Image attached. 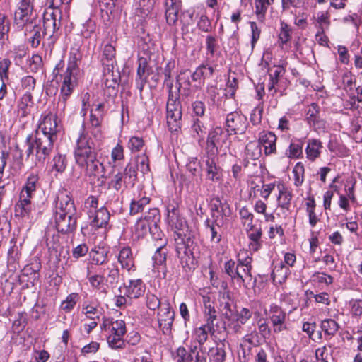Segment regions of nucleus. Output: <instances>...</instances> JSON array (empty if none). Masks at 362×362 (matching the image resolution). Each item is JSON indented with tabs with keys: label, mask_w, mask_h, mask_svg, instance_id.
Masks as SVG:
<instances>
[{
	"label": "nucleus",
	"mask_w": 362,
	"mask_h": 362,
	"mask_svg": "<svg viewBox=\"0 0 362 362\" xmlns=\"http://www.w3.org/2000/svg\"><path fill=\"white\" fill-rule=\"evenodd\" d=\"M134 228L135 235L139 238H144L145 235L148 234V233H150L152 234V236L155 239L162 240V233L160 231L155 230L154 228L151 227L148 222L144 221L142 218H139L136 221Z\"/></svg>",
	"instance_id": "obj_26"
},
{
	"label": "nucleus",
	"mask_w": 362,
	"mask_h": 362,
	"mask_svg": "<svg viewBox=\"0 0 362 362\" xmlns=\"http://www.w3.org/2000/svg\"><path fill=\"white\" fill-rule=\"evenodd\" d=\"M115 47L110 45L107 44L105 45L103 54L101 58V62L103 67L105 66H111L112 68H115Z\"/></svg>",
	"instance_id": "obj_41"
},
{
	"label": "nucleus",
	"mask_w": 362,
	"mask_h": 362,
	"mask_svg": "<svg viewBox=\"0 0 362 362\" xmlns=\"http://www.w3.org/2000/svg\"><path fill=\"white\" fill-rule=\"evenodd\" d=\"M82 313L92 320H99L102 315V310L98 305L87 303L83 304Z\"/></svg>",
	"instance_id": "obj_46"
},
{
	"label": "nucleus",
	"mask_w": 362,
	"mask_h": 362,
	"mask_svg": "<svg viewBox=\"0 0 362 362\" xmlns=\"http://www.w3.org/2000/svg\"><path fill=\"white\" fill-rule=\"evenodd\" d=\"M125 295L129 298H139L146 291V286L141 279H132L124 284Z\"/></svg>",
	"instance_id": "obj_19"
},
{
	"label": "nucleus",
	"mask_w": 362,
	"mask_h": 362,
	"mask_svg": "<svg viewBox=\"0 0 362 362\" xmlns=\"http://www.w3.org/2000/svg\"><path fill=\"white\" fill-rule=\"evenodd\" d=\"M230 133L221 127H216L209 132L206 139L207 154L217 156L219 151L226 150L229 147Z\"/></svg>",
	"instance_id": "obj_6"
},
{
	"label": "nucleus",
	"mask_w": 362,
	"mask_h": 362,
	"mask_svg": "<svg viewBox=\"0 0 362 362\" xmlns=\"http://www.w3.org/2000/svg\"><path fill=\"white\" fill-rule=\"evenodd\" d=\"M181 5L165 6V17L169 25H174L177 21V14Z\"/></svg>",
	"instance_id": "obj_52"
},
{
	"label": "nucleus",
	"mask_w": 362,
	"mask_h": 362,
	"mask_svg": "<svg viewBox=\"0 0 362 362\" xmlns=\"http://www.w3.org/2000/svg\"><path fill=\"white\" fill-rule=\"evenodd\" d=\"M320 328L324 332L325 339L328 340L336 334L339 329V325L332 319H325L321 321Z\"/></svg>",
	"instance_id": "obj_38"
},
{
	"label": "nucleus",
	"mask_w": 362,
	"mask_h": 362,
	"mask_svg": "<svg viewBox=\"0 0 362 362\" xmlns=\"http://www.w3.org/2000/svg\"><path fill=\"white\" fill-rule=\"evenodd\" d=\"M294 175V185L296 187L300 186L304 181L305 168L301 162L296 164L293 169Z\"/></svg>",
	"instance_id": "obj_54"
},
{
	"label": "nucleus",
	"mask_w": 362,
	"mask_h": 362,
	"mask_svg": "<svg viewBox=\"0 0 362 362\" xmlns=\"http://www.w3.org/2000/svg\"><path fill=\"white\" fill-rule=\"evenodd\" d=\"M30 198H26L25 196L22 197L20 194V199L15 205V216L19 217H23L28 216L33 209Z\"/></svg>",
	"instance_id": "obj_33"
},
{
	"label": "nucleus",
	"mask_w": 362,
	"mask_h": 362,
	"mask_svg": "<svg viewBox=\"0 0 362 362\" xmlns=\"http://www.w3.org/2000/svg\"><path fill=\"white\" fill-rule=\"evenodd\" d=\"M276 136L272 132H262L259 134L258 144L264 147L266 156H269L276 152Z\"/></svg>",
	"instance_id": "obj_20"
},
{
	"label": "nucleus",
	"mask_w": 362,
	"mask_h": 362,
	"mask_svg": "<svg viewBox=\"0 0 362 362\" xmlns=\"http://www.w3.org/2000/svg\"><path fill=\"white\" fill-rule=\"evenodd\" d=\"M252 259L247 255L244 258L239 257L238 259V276L236 277V284L240 286H243L246 288L254 287L256 284V279L251 274Z\"/></svg>",
	"instance_id": "obj_10"
},
{
	"label": "nucleus",
	"mask_w": 362,
	"mask_h": 362,
	"mask_svg": "<svg viewBox=\"0 0 362 362\" xmlns=\"http://www.w3.org/2000/svg\"><path fill=\"white\" fill-rule=\"evenodd\" d=\"M125 334H110L107 337V342L112 349H121L124 346L123 336Z\"/></svg>",
	"instance_id": "obj_62"
},
{
	"label": "nucleus",
	"mask_w": 362,
	"mask_h": 362,
	"mask_svg": "<svg viewBox=\"0 0 362 362\" xmlns=\"http://www.w3.org/2000/svg\"><path fill=\"white\" fill-rule=\"evenodd\" d=\"M276 187L279 191L277 197L278 206L288 211L293 197L292 192L283 182H278Z\"/></svg>",
	"instance_id": "obj_27"
},
{
	"label": "nucleus",
	"mask_w": 362,
	"mask_h": 362,
	"mask_svg": "<svg viewBox=\"0 0 362 362\" xmlns=\"http://www.w3.org/2000/svg\"><path fill=\"white\" fill-rule=\"evenodd\" d=\"M66 159L65 156L57 154L53 158L52 161V170H54L58 173H62L66 169Z\"/></svg>",
	"instance_id": "obj_57"
},
{
	"label": "nucleus",
	"mask_w": 362,
	"mask_h": 362,
	"mask_svg": "<svg viewBox=\"0 0 362 362\" xmlns=\"http://www.w3.org/2000/svg\"><path fill=\"white\" fill-rule=\"evenodd\" d=\"M118 261L123 269L127 271L134 270V261L129 247H123L118 255Z\"/></svg>",
	"instance_id": "obj_32"
},
{
	"label": "nucleus",
	"mask_w": 362,
	"mask_h": 362,
	"mask_svg": "<svg viewBox=\"0 0 362 362\" xmlns=\"http://www.w3.org/2000/svg\"><path fill=\"white\" fill-rule=\"evenodd\" d=\"M175 362H192V356L188 353L186 349L183 346H180L177 349L174 355Z\"/></svg>",
	"instance_id": "obj_59"
},
{
	"label": "nucleus",
	"mask_w": 362,
	"mask_h": 362,
	"mask_svg": "<svg viewBox=\"0 0 362 362\" xmlns=\"http://www.w3.org/2000/svg\"><path fill=\"white\" fill-rule=\"evenodd\" d=\"M148 66L147 61L144 58H141L139 60V66L137 69V76L136 78V83L138 88L141 90L143 89L144 83L146 81V76L145 74H148Z\"/></svg>",
	"instance_id": "obj_43"
},
{
	"label": "nucleus",
	"mask_w": 362,
	"mask_h": 362,
	"mask_svg": "<svg viewBox=\"0 0 362 362\" xmlns=\"http://www.w3.org/2000/svg\"><path fill=\"white\" fill-rule=\"evenodd\" d=\"M89 256L93 264L103 265L107 257V251L103 248L93 249L89 252Z\"/></svg>",
	"instance_id": "obj_47"
},
{
	"label": "nucleus",
	"mask_w": 362,
	"mask_h": 362,
	"mask_svg": "<svg viewBox=\"0 0 362 362\" xmlns=\"http://www.w3.org/2000/svg\"><path fill=\"white\" fill-rule=\"evenodd\" d=\"M169 88L168 99L166 105V119L168 126L171 132L177 131L181 126L182 108L179 95L173 94L172 83H167Z\"/></svg>",
	"instance_id": "obj_5"
},
{
	"label": "nucleus",
	"mask_w": 362,
	"mask_h": 362,
	"mask_svg": "<svg viewBox=\"0 0 362 362\" xmlns=\"http://www.w3.org/2000/svg\"><path fill=\"white\" fill-rule=\"evenodd\" d=\"M109 330L110 332V334H125V322L122 320H117L115 321L111 320Z\"/></svg>",
	"instance_id": "obj_64"
},
{
	"label": "nucleus",
	"mask_w": 362,
	"mask_h": 362,
	"mask_svg": "<svg viewBox=\"0 0 362 362\" xmlns=\"http://www.w3.org/2000/svg\"><path fill=\"white\" fill-rule=\"evenodd\" d=\"M284 69L281 66H274V69H269V81L268 83V90L274 91V93H276L275 86L279 82V78L284 74Z\"/></svg>",
	"instance_id": "obj_42"
},
{
	"label": "nucleus",
	"mask_w": 362,
	"mask_h": 362,
	"mask_svg": "<svg viewBox=\"0 0 362 362\" xmlns=\"http://www.w3.org/2000/svg\"><path fill=\"white\" fill-rule=\"evenodd\" d=\"M55 227L58 232L67 234L74 232L76 228L78 216L74 215L54 216Z\"/></svg>",
	"instance_id": "obj_16"
},
{
	"label": "nucleus",
	"mask_w": 362,
	"mask_h": 362,
	"mask_svg": "<svg viewBox=\"0 0 362 362\" xmlns=\"http://www.w3.org/2000/svg\"><path fill=\"white\" fill-rule=\"evenodd\" d=\"M166 245V240H164L163 243H162L156 249V251L153 256V260L154 263L157 265L163 264L166 260V252L163 251L164 246Z\"/></svg>",
	"instance_id": "obj_63"
},
{
	"label": "nucleus",
	"mask_w": 362,
	"mask_h": 362,
	"mask_svg": "<svg viewBox=\"0 0 362 362\" xmlns=\"http://www.w3.org/2000/svg\"><path fill=\"white\" fill-rule=\"evenodd\" d=\"M33 95L31 93H25L18 103V113L21 117H25L30 113L33 107Z\"/></svg>",
	"instance_id": "obj_31"
},
{
	"label": "nucleus",
	"mask_w": 362,
	"mask_h": 362,
	"mask_svg": "<svg viewBox=\"0 0 362 362\" xmlns=\"http://www.w3.org/2000/svg\"><path fill=\"white\" fill-rule=\"evenodd\" d=\"M149 202L150 199L146 196H143L139 199H133L130 204V214L134 215L142 211Z\"/></svg>",
	"instance_id": "obj_48"
},
{
	"label": "nucleus",
	"mask_w": 362,
	"mask_h": 362,
	"mask_svg": "<svg viewBox=\"0 0 362 362\" xmlns=\"http://www.w3.org/2000/svg\"><path fill=\"white\" fill-rule=\"evenodd\" d=\"M208 356L213 362H224L226 358V352L224 349V344H217L214 347L209 349Z\"/></svg>",
	"instance_id": "obj_45"
},
{
	"label": "nucleus",
	"mask_w": 362,
	"mask_h": 362,
	"mask_svg": "<svg viewBox=\"0 0 362 362\" xmlns=\"http://www.w3.org/2000/svg\"><path fill=\"white\" fill-rule=\"evenodd\" d=\"M322 148V143L318 139H309L305 149L307 158L313 161L320 155V149Z\"/></svg>",
	"instance_id": "obj_39"
},
{
	"label": "nucleus",
	"mask_w": 362,
	"mask_h": 362,
	"mask_svg": "<svg viewBox=\"0 0 362 362\" xmlns=\"http://www.w3.org/2000/svg\"><path fill=\"white\" fill-rule=\"evenodd\" d=\"M167 210L168 225L175 233L174 240L177 255L182 267L190 269L194 264L193 250L196 247L194 235L189 230L185 218L181 216L176 206L170 204Z\"/></svg>",
	"instance_id": "obj_1"
},
{
	"label": "nucleus",
	"mask_w": 362,
	"mask_h": 362,
	"mask_svg": "<svg viewBox=\"0 0 362 362\" xmlns=\"http://www.w3.org/2000/svg\"><path fill=\"white\" fill-rule=\"evenodd\" d=\"M78 299V296L77 293H72L69 294L66 298L62 301L61 308L66 312L71 311L76 304Z\"/></svg>",
	"instance_id": "obj_61"
},
{
	"label": "nucleus",
	"mask_w": 362,
	"mask_h": 362,
	"mask_svg": "<svg viewBox=\"0 0 362 362\" xmlns=\"http://www.w3.org/2000/svg\"><path fill=\"white\" fill-rule=\"evenodd\" d=\"M29 69L33 73L43 71V62L41 56L33 54L29 60Z\"/></svg>",
	"instance_id": "obj_56"
},
{
	"label": "nucleus",
	"mask_w": 362,
	"mask_h": 362,
	"mask_svg": "<svg viewBox=\"0 0 362 362\" xmlns=\"http://www.w3.org/2000/svg\"><path fill=\"white\" fill-rule=\"evenodd\" d=\"M141 218L148 222L155 230L158 231V223L160 221V213L158 209L156 208L150 209L147 214Z\"/></svg>",
	"instance_id": "obj_51"
},
{
	"label": "nucleus",
	"mask_w": 362,
	"mask_h": 362,
	"mask_svg": "<svg viewBox=\"0 0 362 362\" xmlns=\"http://www.w3.org/2000/svg\"><path fill=\"white\" fill-rule=\"evenodd\" d=\"M35 132H41L44 134L57 137V133L59 132L57 116L52 112L44 115L38 129Z\"/></svg>",
	"instance_id": "obj_18"
},
{
	"label": "nucleus",
	"mask_w": 362,
	"mask_h": 362,
	"mask_svg": "<svg viewBox=\"0 0 362 362\" xmlns=\"http://www.w3.org/2000/svg\"><path fill=\"white\" fill-rule=\"evenodd\" d=\"M62 13L57 8L46 10L43 17V34L48 36L49 44L53 45L58 39L61 26Z\"/></svg>",
	"instance_id": "obj_7"
},
{
	"label": "nucleus",
	"mask_w": 362,
	"mask_h": 362,
	"mask_svg": "<svg viewBox=\"0 0 362 362\" xmlns=\"http://www.w3.org/2000/svg\"><path fill=\"white\" fill-rule=\"evenodd\" d=\"M11 65V61L8 58L0 59V79L1 82L8 81Z\"/></svg>",
	"instance_id": "obj_55"
},
{
	"label": "nucleus",
	"mask_w": 362,
	"mask_h": 362,
	"mask_svg": "<svg viewBox=\"0 0 362 362\" xmlns=\"http://www.w3.org/2000/svg\"><path fill=\"white\" fill-rule=\"evenodd\" d=\"M268 315L275 333L281 332L287 329L286 322V313L281 307L276 304H272Z\"/></svg>",
	"instance_id": "obj_15"
},
{
	"label": "nucleus",
	"mask_w": 362,
	"mask_h": 362,
	"mask_svg": "<svg viewBox=\"0 0 362 362\" xmlns=\"http://www.w3.org/2000/svg\"><path fill=\"white\" fill-rule=\"evenodd\" d=\"M274 0H255V13L260 23H264L268 7L274 3Z\"/></svg>",
	"instance_id": "obj_40"
},
{
	"label": "nucleus",
	"mask_w": 362,
	"mask_h": 362,
	"mask_svg": "<svg viewBox=\"0 0 362 362\" xmlns=\"http://www.w3.org/2000/svg\"><path fill=\"white\" fill-rule=\"evenodd\" d=\"M246 158L256 160L262 155V148L258 143L250 142L247 144L245 148Z\"/></svg>",
	"instance_id": "obj_50"
},
{
	"label": "nucleus",
	"mask_w": 362,
	"mask_h": 362,
	"mask_svg": "<svg viewBox=\"0 0 362 362\" xmlns=\"http://www.w3.org/2000/svg\"><path fill=\"white\" fill-rule=\"evenodd\" d=\"M88 279L92 288L102 293L106 292V289L109 288V286H106L105 281L100 273L93 275H88Z\"/></svg>",
	"instance_id": "obj_49"
},
{
	"label": "nucleus",
	"mask_w": 362,
	"mask_h": 362,
	"mask_svg": "<svg viewBox=\"0 0 362 362\" xmlns=\"http://www.w3.org/2000/svg\"><path fill=\"white\" fill-rule=\"evenodd\" d=\"M56 139L57 137L44 134L41 132H35L34 134L28 135L25 140L27 157L35 150L37 161L43 163L52 151Z\"/></svg>",
	"instance_id": "obj_3"
},
{
	"label": "nucleus",
	"mask_w": 362,
	"mask_h": 362,
	"mask_svg": "<svg viewBox=\"0 0 362 362\" xmlns=\"http://www.w3.org/2000/svg\"><path fill=\"white\" fill-rule=\"evenodd\" d=\"M214 332V324L206 322V324L194 329V335L195 337V341L199 344V345L202 346L208 339L209 333L213 334Z\"/></svg>",
	"instance_id": "obj_30"
},
{
	"label": "nucleus",
	"mask_w": 362,
	"mask_h": 362,
	"mask_svg": "<svg viewBox=\"0 0 362 362\" xmlns=\"http://www.w3.org/2000/svg\"><path fill=\"white\" fill-rule=\"evenodd\" d=\"M203 305L204 308V317L206 322L214 324V320H216V311L214 308V302L208 296H203Z\"/></svg>",
	"instance_id": "obj_37"
},
{
	"label": "nucleus",
	"mask_w": 362,
	"mask_h": 362,
	"mask_svg": "<svg viewBox=\"0 0 362 362\" xmlns=\"http://www.w3.org/2000/svg\"><path fill=\"white\" fill-rule=\"evenodd\" d=\"M224 223L222 218H207L205 221L206 229L211 234V241L218 243L221 240V229Z\"/></svg>",
	"instance_id": "obj_25"
},
{
	"label": "nucleus",
	"mask_w": 362,
	"mask_h": 362,
	"mask_svg": "<svg viewBox=\"0 0 362 362\" xmlns=\"http://www.w3.org/2000/svg\"><path fill=\"white\" fill-rule=\"evenodd\" d=\"M26 30L28 31L30 35L29 42L33 48H36L40 45L43 36H47L43 34L42 28L40 25H33L30 30L27 28Z\"/></svg>",
	"instance_id": "obj_44"
},
{
	"label": "nucleus",
	"mask_w": 362,
	"mask_h": 362,
	"mask_svg": "<svg viewBox=\"0 0 362 362\" xmlns=\"http://www.w3.org/2000/svg\"><path fill=\"white\" fill-rule=\"evenodd\" d=\"M88 224L81 228L84 235H93L100 228H106L110 220V213L105 207H100L95 211H87Z\"/></svg>",
	"instance_id": "obj_8"
},
{
	"label": "nucleus",
	"mask_w": 362,
	"mask_h": 362,
	"mask_svg": "<svg viewBox=\"0 0 362 362\" xmlns=\"http://www.w3.org/2000/svg\"><path fill=\"white\" fill-rule=\"evenodd\" d=\"M291 37V29L284 22L281 23V28L279 33V42L281 44V46L286 44Z\"/></svg>",
	"instance_id": "obj_58"
},
{
	"label": "nucleus",
	"mask_w": 362,
	"mask_h": 362,
	"mask_svg": "<svg viewBox=\"0 0 362 362\" xmlns=\"http://www.w3.org/2000/svg\"><path fill=\"white\" fill-rule=\"evenodd\" d=\"M238 262L230 259L224 264V272L230 278L233 282L236 283V277L238 276Z\"/></svg>",
	"instance_id": "obj_53"
},
{
	"label": "nucleus",
	"mask_w": 362,
	"mask_h": 362,
	"mask_svg": "<svg viewBox=\"0 0 362 362\" xmlns=\"http://www.w3.org/2000/svg\"><path fill=\"white\" fill-rule=\"evenodd\" d=\"M34 0H21L17 10L14 13V20L16 24L22 26L30 19L33 13Z\"/></svg>",
	"instance_id": "obj_17"
},
{
	"label": "nucleus",
	"mask_w": 362,
	"mask_h": 362,
	"mask_svg": "<svg viewBox=\"0 0 362 362\" xmlns=\"http://www.w3.org/2000/svg\"><path fill=\"white\" fill-rule=\"evenodd\" d=\"M220 310L223 315L229 320H234L235 317V307L230 298L228 293H224L220 303Z\"/></svg>",
	"instance_id": "obj_29"
},
{
	"label": "nucleus",
	"mask_w": 362,
	"mask_h": 362,
	"mask_svg": "<svg viewBox=\"0 0 362 362\" xmlns=\"http://www.w3.org/2000/svg\"><path fill=\"white\" fill-rule=\"evenodd\" d=\"M10 22L8 17L0 13V51L3 50L4 45L8 42V33Z\"/></svg>",
	"instance_id": "obj_36"
},
{
	"label": "nucleus",
	"mask_w": 362,
	"mask_h": 362,
	"mask_svg": "<svg viewBox=\"0 0 362 362\" xmlns=\"http://www.w3.org/2000/svg\"><path fill=\"white\" fill-rule=\"evenodd\" d=\"M216 65L213 64L211 62L210 58L207 57L206 64H202L199 66L194 72L192 75V78L194 81H198L205 79L210 78L214 75Z\"/></svg>",
	"instance_id": "obj_23"
},
{
	"label": "nucleus",
	"mask_w": 362,
	"mask_h": 362,
	"mask_svg": "<svg viewBox=\"0 0 362 362\" xmlns=\"http://www.w3.org/2000/svg\"><path fill=\"white\" fill-rule=\"evenodd\" d=\"M211 218H222L229 217L231 215V210L226 201H221L219 198L212 200L211 204Z\"/></svg>",
	"instance_id": "obj_21"
},
{
	"label": "nucleus",
	"mask_w": 362,
	"mask_h": 362,
	"mask_svg": "<svg viewBox=\"0 0 362 362\" xmlns=\"http://www.w3.org/2000/svg\"><path fill=\"white\" fill-rule=\"evenodd\" d=\"M158 322L160 329L165 335H170L174 321L175 313L169 303H163V306L158 313Z\"/></svg>",
	"instance_id": "obj_13"
},
{
	"label": "nucleus",
	"mask_w": 362,
	"mask_h": 362,
	"mask_svg": "<svg viewBox=\"0 0 362 362\" xmlns=\"http://www.w3.org/2000/svg\"><path fill=\"white\" fill-rule=\"evenodd\" d=\"M217 156L207 154L205 164L207 177L212 181H218L222 176V170L220 166L216 164Z\"/></svg>",
	"instance_id": "obj_24"
},
{
	"label": "nucleus",
	"mask_w": 362,
	"mask_h": 362,
	"mask_svg": "<svg viewBox=\"0 0 362 362\" xmlns=\"http://www.w3.org/2000/svg\"><path fill=\"white\" fill-rule=\"evenodd\" d=\"M313 24L317 28V36L323 34L330 25V15L327 11L316 12L313 16Z\"/></svg>",
	"instance_id": "obj_28"
},
{
	"label": "nucleus",
	"mask_w": 362,
	"mask_h": 362,
	"mask_svg": "<svg viewBox=\"0 0 362 362\" xmlns=\"http://www.w3.org/2000/svg\"><path fill=\"white\" fill-rule=\"evenodd\" d=\"M77 214L74 200L66 189L59 190L54 200V216Z\"/></svg>",
	"instance_id": "obj_11"
},
{
	"label": "nucleus",
	"mask_w": 362,
	"mask_h": 362,
	"mask_svg": "<svg viewBox=\"0 0 362 362\" xmlns=\"http://www.w3.org/2000/svg\"><path fill=\"white\" fill-rule=\"evenodd\" d=\"M226 126L230 134H242L247 127V117L238 112H232L226 116Z\"/></svg>",
	"instance_id": "obj_12"
},
{
	"label": "nucleus",
	"mask_w": 362,
	"mask_h": 362,
	"mask_svg": "<svg viewBox=\"0 0 362 362\" xmlns=\"http://www.w3.org/2000/svg\"><path fill=\"white\" fill-rule=\"evenodd\" d=\"M96 144L84 130L80 134L76 141L74 157L76 163L85 169L89 176H96L103 173V163L97 158Z\"/></svg>",
	"instance_id": "obj_2"
},
{
	"label": "nucleus",
	"mask_w": 362,
	"mask_h": 362,
	"mask_svg": "<svg viewBox=\"0 0 362 362\" xmlns=\"http://www.w3.org/2000/svg\"><path fill=\"white\" fill-rule=\"evenodd\" d=\"M290 273L288 267L280 262L274 266L272 277L275 283L281 284L286 280Z\"/></svg>",
	"instance_id": "obj_34"
},
{
	"label": "nucleus",
	"mask_w": 362,
	"mask_h": 362,
	"mask_svg": "<svg viewBox=\"0 0 362 362\" xmlns=\"http://www.w3.org/2000/svg\"><path fill=\"white\" fill-rule=\"evenodd\" d=\"M79 68L75 57L69 61L65 73L63 75V81L61 86L60 96L58 105L64 109L69 97L73 93L78 83Z\"/></svg>",
	"instance_id": "obj_4"
},
{
	"label": "nucleus",
	"mask_w": 362,
	"mask_h": 362,
	"mask_svg": "<svg viewBox=\"0 0 362 362\" xmlns=\"http://www.w3.org/2000/svg\"><path fill=\"white\" fill-rule=\"evenodd\" d=\"M103 103H98L96 107L91 110L90 115V132L95 140H100L103 137L101 124L103 119Z\"/></svg>",
	"instance_id": "obj_14"
},
{
	"label": "nucleus",
	"mask_w": 362,
	"mask_h": 362,
	"mask_svg": "<svg viewBox=\"0 0 362 362\" xmlns=\"http://www.w3.org/2000/svg\"><path fill=\"white\" fill-rule=\"evenodd\" d=\"M110 174L108 186L117 192L121 190L123 186L127 187V185L133 186L137 176L135 165L132 163H128L122 171L115 173L113 170Z\"/></svg>",
	"instance_id": "obj_9"
},
{
	"label": "nucleus",
	"mask_w": 362,
	"mask_h": 362,
	"mask_svg": "<svg viewBox=\"0 0 362 362\" xmlns=\"http://www.w3.org/2000/svg\"><path fill=\"white\" fill-rule=\"evenodd\" d=\"M39 186V176L37 174L31 173L26 181L25 185L23 188L21 194L22 197L25 196L26 198H31L33 193L36 191Z\"/></svg>",
	"instance_id": "obj_35"
},
{
	"label": "nucleus",
	"mask_w": 362,
	"mask_h": 362,
	"mask_svg": "<svg viewBox=\"0 0 362 362\" xmlns=\"http://www.w3.org/2000/svg\"><path fill=\"white\" fill-rule=\"evenodd\" d=\"M206 129L205 126L200 119H194L193 124L192 125V132L194 137L197 136L200 139H203L206 134Z\"/></svg>",
	"instance_id": "obj_60"
},
{
	"label": "nucleus",
	"mask_w": 362,
	"mask_h": 362,
	"mask_svg": "<svg viewBox=\"0 0 362 362\" xmlns=\"http://www.w3.org/2000/svg\"><path fill=\"white\" fill-rule=\"evenodd\" d=\"M100 273L105 281L106 286L115 287L119 279V270L114 264L100 269Z\"/></svg>",
	"instance_id": "obj_22"
}]
</instances>
